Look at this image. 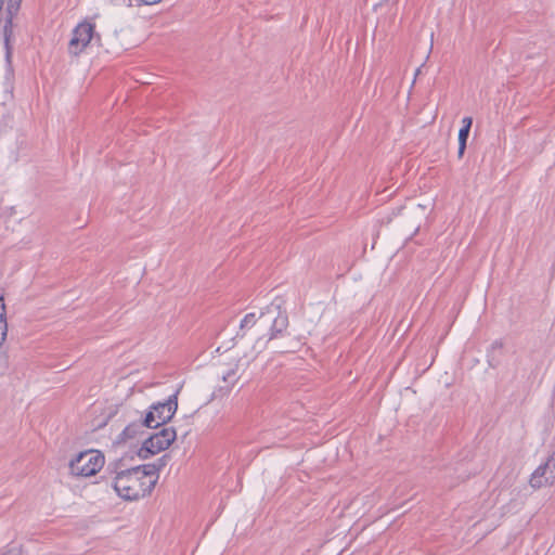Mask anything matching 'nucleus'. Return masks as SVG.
Instances as JSON below:
<instances>
[{"label": "nucleus", "mask_w": 555, "mask_h": 555, "mask_svg": "<svg viewBox=\"0 0 555 555\" xmlns=\"http://www.w3.org/2000/svg\"><path fill=\"white\" fill-rule=\"evenodd\" d=\"M134 456L126 453L107 464L106 472L111 477V486L118 496L126 501H138L150 495L156 486L157 473L164 465L144 464L131 466L129 461Z\"/></svg>", "instance_id": "f257e3e1"}, {"label": "nucleus", "mask_w": 555, "mask_h": 555, "mask_svg": "<svg viewBox=\"0 0 555 555\" xmlns=\"http://www.w3.org/2000/svg\"><path fill=\"white\" fill-rule=\"evenodd\" d=\"M177 433L173 427H166L158 433L151 435L143 442L141 448L137 451V456L146 460L162 451L167 450L176 440Z\"/></svg>", "instance_id": "f03ea898"}, {"label": "nucleus", "mask_w": 555, "mask_h": 555, "mask_svg": "<svg viewBox=\"0 0 555 555\" xmlns=\"http://www.w3.org/2000/svg\"><path fill=\"white\" fill-rule=\"evenodd\" d=\"M104 455L96 450L80 452L69 462L73 475L89 477L95 475L104 465Z\"/></svg>", "instance_id": "7ed1b4c3"}, {"label": "nucleus", "mask_w": 555, "mask_h": 555, "mask_svg": "<svg viewBox=\"0 0 555 555\" xmlns=\"http://www.w3.org/2000/svg\"><path fill=\"white\" fill-rule=\"evenodd\" d=\"M94 24L83 21L73 30L72 39L68 43V52L78 56L94 38Z\"/></svg>", "instance_id": "20e7f679"}, {"label": "nucleus", "mask_w": 555, "mask_h": 555, "mask_svg": "<svg viewBox=\"0 0 555 555\" xmlns=\"http://www.w3.org/2000/svg\"><path fill=\"white\" fill-rule=\"evenodd\" d=\"M22 0H0V23L4 22L3 36L7 54L10 55V38L13 35V18L18 13Z\"/></svg>", "instance_id": "39448f33"}, {"label": "nucleus", "mask_w": 555, "mask_h": 555, "mask_svg": "<svg viewBox=\"0 0 555 555\" xmlns=\"http://www.w3.org/2000/svg\"><path fill=\"white\" fill-rule=\"evenodd\" d=\"M529 483L534 489H540L555 483V451L546 463L540 465L531 475Z\"/></svg>", "instance_id": "423d86ee"}, {"label": "nucleus", "mask_w": 555, "mask_h": 555, "mask_svg": "<svg viewBox=\"0 0 555 555\" xmlns=\"http://www.w3.org/2000/svg\"><path fill=\"white\" fill-rule=\"evenodd\" d=\"M178 393L179 390L171 395L165 402H157L151 406L156 414L157 425H164L173 417L178 409Z\"/></svg>", "instance_id": "0eeeda50"}, {"label": "nucleus", "mask_w": 555, "mask_h": 555, "mask_svg": "<svg viewBox=\"0 0 555 555\" xmlns=\"http://www.w3.org/2000/svg\"><path fill=\"white\" fill-rule=\"evenodd\" d=\"M288 327V315L284 311H280L276 315V318L273 320V323L270 328V335L269 340L278 338L280 335H282L286 328Z\"/></svg>", "instance_id": "6e6552de"}, {"label": "nucleus", "mask_w": 555, "mask_h": 555, "mask_svg": "<svg viewBox=\"0 0 555 555\" xmlns=\"http://www.w3.org/2000/svg\"><path fill=\"white\" fill-rule=\"evenodd\" d=\"M144 434V428H142V424L138 422H132L119 434L116 443H124L130 439H134Z\"/></svg>", "instance_id": "1a4fd4ad"}, {"label": "nucleus", "mask_w": 555, "mask_h": 555, "mask_svg": "<svg viewBox=\"0 0 555 555\" xmlns=\"http://www.w3.org/2000/svg\"><path fill=\"white\" fill-rule=\"evenodd\" d=\"M469 132H470L469 129L462 128V127L459 131V151H457L459 158H462L465 153Z\"/></svg>", "instance_id": "9d476101"}, {"label": "nucleus", "mask_w": 555, "mask_h": 555, "mask_svg": "<svg viewBox=\"0 0 555 555\" xmlns=\"http://www.w3.org/2000/svg\"><path fill=\"white\" fill-rule=\"evenodd\" d=\"M138 423L142 424V428H145V427L157 428L160 426V425H157L156 414L153 409H151V411H149L145 414V417L142 421H139Z\"/></svg>", "instance_id": "9b49d317"}, {"label": "nucleus", "mask_w": 555, "mask_h": 555, "mask_svg": "<svg viewBox=\"0 0 555 555\" xmlns=\"http://www.w3.org/2000/svg\"><path fill=\"white\" fill-rule=\"evenodd\" d=\"M8 335V322H7V314L3 312H0V347L2 346L3 341L5 340Z\"/></svg>", "instance_id": "f8f14e48"}, {"label": "nucleus", "mask_w": 555, "mask_h": 555, "mask_svg": "<svg viewBox=\"0 0 555 555\" xmlns=\"http://www.w3.org/2000/svg\"><path fill=\"white\" fill-rule=\"evenodd\" d=\"M256 321H257L256 313H254V312L247 313L241 321L240 328L241 330L250 328L256 324Z\"/></svg>", "instance_id": "ddd939ff"}, {"label": "nucleus", "mask_w": 555, "mask_h": 555, "mask_svg": "<svg viewBox=\"0 0 555 555\" xmlns=\"http://www.w3.org/2000/svg\"><path fill=\"white\" fill-rule=\"evenodd\" d=\"M473 125V118L469 116H466L462 119V128H467L470 130Z\"/></svg>", "instance_id": "4468645a"}, {"label": "nucleus", "mask_w": 555, "mask_h": 555, "mask_svg": "<svg viewBox=\"0 0 555 555\" xmlns=\"http://www.w3.org/2000/svg\"><path fill=\"white\" fill-rule=\"evenodd\" d=\"M3 555H24L22 551L17 547H11L4 552Z\"/></svg>", "instance_id": "2eb2a0df"}, {"label": "nucleus", "mask_w": 555, "mask_h": 555, "mask_svg": "<svg viewBox=\"0 0 555 555\" xmlns=\"http://www.w3.org/2000/svg\"><path fill=\"white\" fill-rule=\"evenodd\" d=\"M235 375V371L234 370H230L225 375H223L222 379L228 383L230 382Z\"/></svg>", "instance_id": "dca6fc26"}, {"label": "nucleus", "mask_w": 555, "mask_h": 555, "mask_svg": "<svg viewBox=\"0 0 555 555\" xmlns=\"http://www.w3.org/2000/svg\"><path fill=\"white\" fill-rule=\"evenodd\" d=\"M162 0H139L140 4L152 5L160 2Z\"/></svg>", "instance_id": "f3484780"}, {"label": "nucleus", "mask_w": 555, "mask_h": 555, "mask_svg": "<svg viewBox=\"0 0 555 555\" xmlns=\"http://www.w3.org/2000/svg\"><path fill=\"white\" fill-rule=\"evenodd\" d=\"M0 312L7 314V306L4 304V298L2 295H0Z\"/></svg>", "instance_id": "a211bd4d"}, {"label": "nucleus", "mask_w": 555, "mask_h": 555, "mask_svg": "<svg viewBox=\"0 0 555 555\" xmlns=\"http://www.w3.org/2000/svg\"><path fill=\"white\" fill-rule=\"evenodd\" d=\"M502 348H503V343L501 340H495L491 345V349L492 350H494V349H502Z\"/></svg>", "instance_id": "6ab92c4d"}]
</instances>
